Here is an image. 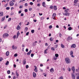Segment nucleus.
Masks as SVG:
<instances>
[{
	"instance_id": "nucleus-35",
	"label": "nucleus",
	"mask_w": 79,
	"mask_h": 79,
	"mask_svg": "<svg viewBox=\"0 0 79 79\" xmlns=\"http://www.w3.org/2000/svg\"><path fill=\"white\" fill-rule=\"evenodd\" d=\"M47 50H48V49H46V50H45L44 51V53H45V54H47Z\"/></svg>"
},
{
	"instance_id": "nucleus-60",
	"label": "nucleus",
	"mask_w": 79,
	"mask_h": 79,
	"mask_svg": "<svg viewBox=\"0 0 79 79\" xmlns=\"http://www.w3.org/2000/svg\"><path fill=\"white\" fill-rule=\"evenodd\" d=\"M57 47H58V45H55V48H57Z\"/></svg>"
},
{
	"instance_id": "nucleus-6",
	"label": "nucleus",
	"mask_w": 79,
	"mask_h": 79,
	"mask_svg": "<svg viewBox=\"0 0 79 79\" xmlns=\"http://www.w3.org/2000/svg\"><path fill=\"white\" fill-rule=\"evenodd\" d=\"M71 48H76V44H72L71 46Z\"/></svg>"
},
{
	"instance_id": "nucleus-59",
	"label": "nucleus",
	"mask_w": 79,
	"mask_h": 79,
	"mask_svg": "<svg viewBox=\"0 0 79 79\" xmlns=\"http://www.w3.org/2000/svg\"><path fill=\"white\" fill-rule=\"evenodd\" d=\"M21 16H24V14L22 13L21 14Z\"/></svg>"
},
{
	"instance_id": "nucleus-16",
	"label": "nucleus",
	"mask_w": 79,
	"mask_h": 79,
	"mask_svg": "<svg viewBox=\"0 0 79 79\" xmlns=\"http://www.w3.org/2000/svg\"><path fill=\"white\" fill-rule=\"evenodd\" d=\"M20 34L19 33V31H18L17 33V37H16V39H18V36H19V34Z\"/></svg>"
},
{
	"instance_id": "nucleus-7",
	"label": "nucleus",
	"mask_w": 79,
	"mask_h": 79,
	"mask_svg": "<svg viewBox=\"0 0 79 79\" xmlns=\"http://www.w3.org/2000/svg\"><path fill=\"white\" fill-rule=\"evenodd\" d=\"M67 39L68 41L71 40H72V37H71V36H69L68 37Z\"/></svg>"
},
{
	"instance_id": "nucleus-54",
	"label": "nucleus",
	"mask_w": 79,
	"mask_h": 79,
	"mask_svg": "<svg viewBox=\"0 0 79 79\" xmlns=\"http://www.w3.org/2000/svg\"><path fill=\"white\" fill-rule=\"evenodd\" d=\"M30 4L31 5H33V3L32 2H30Z\"/></svg>"
},
{
	"instance_id": "nucleus-52",
	"label": "nucleus",
	"mask_w": 79,
	"mask_h": 79,
	"mask_svg": "<svg viewBox=\"0 0 79 79\" xmlns=\"http://www.w3.org/2000/svg\"><path fill=\"white\" fill-rule=\"evenodd\" d=\"M49 27V29H52V26L50 25Z\"/></svg>"
},
{
	"instance_id": "nucleus-31",
	"label": "nucleus",
	"mask_w": 79,
	"mask_h": 79,
	"mask_svg": "<svg viewBox=\"0 0 79 79\" xmlns=\"http://www.w3.org/2000/svg\"><path fill=\"white\" fill-rule=\"evenodd\" d=\"M51 49L52 50H53V51H55V47H52L51 48Z\"/></svg>"
},
{
	"instance_id": "nucleus-53",
	"label": "nucleus",
	"mask_w": 79,
	"mask_h": 79,
	"mask_svg": "<svg viewBox=\"0 0 79 79\" xmlns=\"http://www.w3.org/2000/svg\"><path fill=\"white\" fill-rule=\"evenodd\" d=\"M24 5H25V6H27V3H25V4H24Z\"/></svg>"
},
{
	"instance_id": "nucleus-41",
	"label": "nucleus",
	"mask_w": 79,
	"mask_h": 79,
	"mask_svg": "<svg viewBox=\"0 0 79 79\" xmlns=\"http://www.w3.org/2000/svg\"><path fill=\"white\" fill-rule=\"evenodd\" d=\"M2 60H3V58L0 57V62H1V61H2Z\"/></svg>"
},
{
	"instance_id": "nucleus-12",
	"label": "nucleus",
	"mask_w": 79,
	"mask_h": 79,
	"mask_svg": "<svg viewBox=\"0 0 79 79\" xmlns=\"http://www.w3.org/2000/svg\"><path fill=\"white\" fill-rule=\"evenodd\" d=\"M34 67L35 68V69H34V71L35 72H37V67L36 66H34Z\"/></svg>"
},
{
	"instance_id": "nucleus-10",
	"label": "nucleus",
	"mask_w": 79,
	"mask_h": 79,
	"mask_svg": "<svg viewBox=\"0 0 79 79\" xmlns=\"http://www.w3.org/2000/svg\"><path fill=\"white\" fill-rule=\"evenodd\" d=\"M21 29V27L19 26V25H18L17 27H16V29L17 30H19Z\"/></svg>"
},
{
	"instance_id": "nucleus-2",
	"label": "nucleus",
	"mask_w": 79,
	"mask_h": 79,
	"mask_svg": "<svg viewBox=\"0 0 79 79\" xmlns=\"http://www.w3.org/2000/svg\"><path fill=\"white\" fill-rule=\"evenodd\" d=\"M8 35L7 33H4L2 36L4 38H5L6 37H8Z\"/></svg>"
},
{
	"instance_id": "nucleus-38",
	"label": "nucleus",
	"mask_w": 79,
	"mask_h": 79,
	"mask_svg": "<svg viewBox=\"0 0 79 79\" xmlns=\"http://www.w3.org/2000/svg\"><path fill=\"white\" fill-rule=\"evenodd\" d=\"M18 56V54H17L16 53L14 55V56H15V57H16V56Z\"/></svg>"
},
{
	"instance_id": "nucleus-61",
	"label": "nucleus",
	"mask_w": 79,
	"mask_h": 79,
	"mask_svg": "<svg viewBox=\"0 0 79 79\" xmlns=\"http://www.w3.org/2000/svg\"><path fill=\"white\" fill-rule=\"evenodd\" d=\"M28 51H29V50L27 48L26 49V52H27Z\"/></svg>"
},
{
	"instance_id": "nucleus-25",
	"label": "nucleus",
	"mask_w": 79,
	"mask_h": 79,
	"mask_svg": "<svg viewBox=\"0 0 79 79\" xmlns=\"http://www.w3.org/2000/svg\"><path fill=\"white\" fill-rule=\"evenodd\" d=\"M54 10H57V7H56V6H55L54 7Z\"/></svg>"
},
{
	"instance_id": "nucleus-24",
	"label": "nucleus",
	"mask_w": 79,
	"mask_h": 79,
	"mask_svg": "<svg viewBox=\"0 0 79 79\" xmlns=\"http://www.w3.org/2000/svg\"><path fill=\"white\" fill-rule=\"evenodd\" d=\"M26 59H25V60H23V64H26Z\"/></svg>"
},
{
	"instance_id": "nucleus-55",
	"label": "nucleus",
	"mask_w": 79,
	"mask_h": 79,
	"mask_svg": "<svg viewBox=\"0 0 79 79\" xmlns=\"http://www.w3.org/2000/svg\"><path fill=\"white\" fill-rule=\"evenodd\" d=\"M48 44H47V43H46L45 44V46L47 47V46H48Z\"/></svg>"
},
{
	"instance_id": "nucleus-62",
	"label": "nucleus",
	"mask_w": 79,
	"mask_h": 79,
	"mask_svg": "<svg viewBox=\"0 0 79 79\" xmlns=\"http://www.w3.org/2000/svg\"><path fill=\"white\" fill-rule=\"evenodd\" d=\"M19 8H23V6H20L19 7Z\"/></svg>"
},
{
	"instance_id": "nucleus-17",
	"label": "nucleus",
	"mask_w": 79,
	"mask_h": 79,
	"mask_svg": "<svg viewBox=\"0 0 79 79\" xmlns=\"http://www.w3.org/2000/svg\"><path fill=\"white\" fill-rule=\"evenodd\" d=\"M42 6L44 7H46V6H45V2H43L42 3Z\"/></svg>"
},
{
	"instance_id": "nucleus-49",
	"label": "nucleus",
	"mask_w": 79,
	"mask_h": 79,
	"mask_svg": "<svg viewBox=\"0 0 79 79\" xmlns=\"http://www.w3.org/2000/svg\"><path fill=\"white\" fill-rule=\"evenodd\" d=\"M28 11V10H27V9H26L24 10L25 12H27Z\"/></svg>"
},
{
	"instance_id": "nucleus-50",
	"label": "nucleus",
	"mask_w": 79,
	"mask_h": 79,
	"mask_svg": "<svg viewBox=\"0 0 79 79\" xmlns=\"http://www.w3.org/2000/svg\"><path fill=\"white\" fill-rule=\"evenodd\" d=\"M68 70L69 71H71V68H68Z\"/></svg>"
},
{
	"instance_id": "nucleus-21",
	"label": "nucleus",
	"mask_w": 79,
	"mask_h": 79,
	"mask_svg": "<svg viewBox=\"0 0 79 79\" xmlns=\"http://www.w3.org/2000/svg\"><path fill=\"white\" fill-rule=\"evenodd\" d=\"M15 74L16 75H17V78H18V77H19V74H18V73L17 72V71L15 72Z\"/></svg>"
},
{
	"instance_id": "nucleus-48",
	"label": "nucleus",
	"mask_w": 79,
	"mask_h": 79,
	"mask_svg": "<svg viewBox=\"0 0 79 79\" xmlns=\"http://www.w3.org/2000/svg\"><path fill=\"white\" fill-rule=\"evenodd\" d=\"M59 79H63V77L62 76H61L59 77Z\"/></svg>"
},
{
	"instance_id": "nucleus-43",
	"label": "nucleus",
	"mask_w": 79,
	"mask_h": 79,
	"mask_svg": "<svg viewBox=\"0 0 79 79\" xmlns=\"http://www.w3.org/2000/svg\"><path fill=\"white\" fill-rule=\"evenodd\" d=\"M50 8L51 9H53V6H51Z\"/></svg>"
},
{
	"instance_id": "nucleus-14",
	"label": "nucleus",
	"mask_w": 79,
	"mask_h": 79,
	"mask_svg": "<svg viewBox=\"0 0 79 79\" xmlns=\"http://www.w3.org/2000/svg\"><path fill=\"white\" fill-rule=\"evenodd\" d=\"M3 16V12L0 11V16Z\"/></svg>"
},
{
	"instance_id": "nucleus-58",
	"label": "nucleus",
	"mask_w": 79,
	"mask_h": 79,
	"mask_svg": "<svg viewBox=\"0 0 79 79\" xmlns=\"http://www.w3.org/2000/svg\"><path fill=\"white\" fill-rule=\"evenodd\" d=\"M40 71L41 72H43V69H40Z\"/></svg>"
},
{
	"instance_id": "nucleus-3",
	"label": "nucleus",
	"mask_w": 79,
	"mask_h": 79,
	"mask_svg": "<svg viewBox=\"0 0 79 79\" xmlns=\"http://www.w3.org/2000/svg\"><path fill=\"white\" fill-rule=\"evenodd\" d=\"M70 55L73 58L74 57V56H73V51H71L70 52Z\"/></svg>"
},
{
	"instance_id": "nucleus-22",
	"label": "nucleus",
	"mask_w": 79,
	"mask_h": 79,
	"mask_svg": "<svg viewBox=\"0 0 79 79\" xmlns=\"http://www.w3.org/2000/svg\"><path fill=\"white\" fill-rule=\"evenodd\" d=\"M72 77L73 79H75V77L73 75V74H72Z\"/></svg>"
},
{
	"instance_id": "nucleus-36",
	"label": "nucleus",
	"mask_w": 79,
	"mask_h": 79,
	"mask_svg": "<svg viewBox=\"0 0 79 79\" xmlns=\"http://www.w3.org/2000/svg\"><path fill=\"white\" fill-rule=\"evenodd\" d=\"M11 18H9L8 20V22H10V21H11Z\"/></svg>"
},
{
	"instance_id": "nucleus-11",
	"label": "nucleus",
	"mask_w": 79,
	"mask_h": 79,
	"mask_svg": "<svg viewBox=\"0 0 79 79\" xmlns=\"http://www.w3.org/2000/svg\"><path fill=\"white\" fill-rule=\"evenodd\" d=\"M69 13H63V15L65 16H69Z\"/></svg>"
},
{
	"instance_id": "nucleus-28",
	"label": "nucleus",
	"mask_w": 79,
	"mask_h": 79,
	"mask_svg": "<svg viewBox=\"0 0 79 79\" xmlns=\"http://www.w3.org/2000/svg\"><path fill=\"white\" fill-rule=\"evenodd\" d=\"M69 11V9H67L66 10H64L65 13H68V11Z\"/></svg>"
},
{
	"instance_id": "nucleus-1",
	"label": "nucleus",
	"mask_w": 79,
	"mask_h": 79,
	"mask_svg": "<svg viewBox=\"0 0 79 79\" xmlns=\"http://www.w3.org/2000/svg\"><path fill=\"white\" fill-rule=\"evenodd\" d=\"M65 61L67 64L71 63V61L70 60V59H69L68 58H65Z\"/></svg>"
},
{
	"instance_id": "nucleus-44",
	"label": "nucleus",
	"mask_w": 79,
	"mask_h": 79,
	"mask_svg": "<svg viewBox=\"0 0 79 79\" xmlns=\"http://www.w3.org/2000/svg\"><path fill=\"white\" fill-rule=\"evenodd\" d=\"M62 36V35H61V34L60 33L59 34V36L60 37H61Z\"/></svg>"
},
{
	"instance_id": "nucleus-51",
	"label": "nucleus",
	"mask_w": 79,
	"mask_h": 79,
	"mask_svg": "<svg viewBox=\"0 0 79 79\" xmlns=\"http://www.w3.org/2000/svg\"><path fill=\"white\" fill-rule=\"evenodd\" d=\"M26 69H27V68H29V65H26Z\"/></svg>"
},
{
	"instance_id": "nucleus-4",
	"label": "nucleus",
	"mask_w": 79,
	"mask_h": 79,
	"mask_svg": "<svg viewBox=\"0 0 79 79\" xmlns=\"http://www.w3.org/2000/svg\"><path fill=\"white\" fill-rule=\"evenodd\" d=\"M56 16V14L55 13H53L52 15V18L55 20L56 19H55V18Z\"/></svg>"
},
{
	"instance_id": "nucleus-63",
	"label": "nucleus",
	"mask_w": 79,
	"mask_h": 79,
	"mask_svg": "<svg viewBox=\"0 0 79 79\" xmlns=\"http://www.w3.org/2000/svg\"><path fill=\"white\" fill-rule=\"evenodd\" d=\"M7 27V26L6 25L5 27H4V29H6Z\"/></svg>"
},
{
	"instance_id": "nucleus-30",
	"label": "nucleus",
	"mask_w": 79,
	"mask_h": 79,
	"mask_svg": "<svg viewBox=\"0 0 79 79\" xmlns=\"http://www.w3.org/2000/svg\"><path fill=\"white\" fill-rule=\"evenodd\" d=\"M55 56L57 58V57H58V56H59V55H58V54H55Z\"/></svg>"
},
{
	"instance_id": "nucleus-5",
	"label": "nucleus",
	"mask_w": 79,
	"mask_h": 79,
	"mask_svg": "<svg viewBox=\"0 0 79 79\" xmlns=\"http://www.w3.org/2000/svg\"><path fill=\"white\" fill-rule=\"evenodd\" d=\"M9 5L10 6H13L14 5V3L12 1H10V2L9 3Z\"/></svg>"
},
{
	"instance_id": "nucleus-39",
	"label": "nucleus",
	"mask_w": 79,
	"mask_h": 79,
	"mask_svg": "<svg viewBox=\"0 0 79 79\" xmlns=\"http://www.w3.org/2000/svg\"><path fill=\"white\" fill-rule=\"evenodd\" d=\"M50 40L51 41H52L53 40V38H52V37H51L50 38Z\"/></svg>"
},
{
	"instance_id": "nucleus-40",
	"label": "nucleus",
	"mask_w": 79,
	"mask_h": 79,
	"mask_svg": "<svg viewBox=\"0 0 79 79\" xmlns=\"http://www.w3.org/2000/svg\"><path fill=\"white\" fill-rule=\"evenodd\" d=\"M7 73H8V74H10V70H8V71H7Z\"/></svg>"
},
{
	"instance_id": "nucleus-45",
	"label": "nucleus",
	"mask_w": 79,
	"mask_h": 79,
	"mask_svg": "<svg viewBox=\"0 0 79 79\" xmlns=\"http://www.w3.org/2000/svg\"><path fill=\"white\" fill-rule=\"evenodd\" d=\"M77 79H79V74L78 73V76L77 77Z\"/></svg>"
},
{
	"instance_id": "nucleus-9",
	"label": "nucleus",
	"mask_w": 79,
	"mask_h": 79,
	"mask_svg": "<svg viewBox=\"0 0 79 79\" xmlns=\"http://www.w3.org/2000/svg\"><path fill=\"white\" fill-rule=\"evenodd\" d=\"M12 48L13 49V50H15V49L16 50V49L17 48V47L16 46L15 47V45H13L12 46Z\"/></svg>"
},
{
	"instance_id": "nucleus-26",
	"label": "nucleus",
	"mask_w": 79,
	"mask_h": 79,
	"mask_svg": "<svg viewBox=\"0 0 79 79\" xmlns=\"http://www.w3.org/2000/svg\"><path fill=\"white\" fill-rule=\"evenodd\" d=\"M6 65H7L9 64V61H6V62L5 64Z\"/></svg>"
},
{
	"instance_id": "nucleus-13",
	"label": "nucleus",
	"mask_w": 79,
	"mask_h": 79,
	"mask_svg": "<svg viewBox=\"0 0 79 79\" xmlns=\"http://www.w3.org/2000/svg\"><path fill=\"white\" fill-rule=\"evenodd\" d=\"M50 71L51 73H53V72H54V69L53 68H52L50 70Z\"/></svg>"
},
{
	"instance_id": "nucleus-20",
	"label": "nucleus",
	"mask_w": 79,
	"mask_h": 79,
	"mask_svg": "<svg viewBox=\"0 0 79 79\" xmlns=\"http://www.w3.org/2000/svg\"><path fill=\"white\" fill-rule=\"evenodd\" d=\"M9 54H10V52H9L8 51H7L6 52V55L7 56H9Z\"/></svg>"
},
{
	"instance_id": "nucleus-56",
	"label": "nucleus",
	"mask_w": 79,
	"mask_h": 79,
	"mask_svg": "<svg viewBox=\"0 0 79 79\" xmlns=\"http://www.w3.org/2000/svg\"><path fill=\"white\" fill-rule=\"evenodd\" d=\"M53 60H56L57 59V58H56V57H54V58H53Z\"/></svg>"
},
{
	"instance_id": "nucleus-27",
	"label": "nucleus",
	"mask_w": 79,
	"mask_h": 79,
	"mask_svg": "<svg viewBox=\"0 0 79 79\" xmlns=\"http://www.w3.org/2000/svg\"><path fill=\"white\" fill-rule=\"evenodd\" d=\"M61 47H62V48H64V45H63V44H61Z\"/></svg>"
},
{
	"instance_id": "nucleus-46",
	"label": "nucleus",
	"mask_w": 79,
	"mask_h": 79,
	"mask_svg": "<svg viewBox=\"0 0 79 79\" xmlns=\"http://www.w3.org/2000/svg\"><path fill=\"white\" fill-rule=\"evenodd\" d=\"M34 54L33 53H32L31 54V57H32L33 56H34Z\"/></svg>"
},
{
	"instance_id": "nucleus-34",
	"label": "nucleus",
	"mask_w": 79,
	"mask_h": 79,
	"mask_svg": "<svg viewBox=\"0 0 79 79\" xmlns=\"http://www.w3.org/2000/svg\"><path fill=\"white\" fill-rule=\"evenodd\" d=\"M77 1H78V0H75L74 1V3H77Z\"/></svg>"
},
{
	"instance_id": "nucleus-42",
	"label": "nucleus",
	"mask_w": 79,
	"mask_h": 79,
	"mask_svg": "<svg viewBox=\"0 0 79 79\" xmlns=\"http://www.w3.org/2000/svg\"><path fill=\"white\" fill-rule=\"evenodd\" d=\"M10 8V7H7L6 8V10H9V9Z\"/></svg>"
},
{
	"instance_id": "nucleus-19",
	"label": "nucleus",
	"mask_w": 79,
	"mask_h": 79,
	"mask_svg": "<svg viewBox=\"0 0 79 79\" xmlns=\"http://www.w3.org/2000/svg\"><path fill=\"white\" fill-rule=\"evenodd\" d=\"M33 77H36V73H35V72H33Z\"/></svg>"
},
{
	"instance_id": "nucleus-33",
	"label": "nucleus",
	"mask_w": 79,
	"mask_h": 79,
	"mask_svg": "<svg viewBox=\"0 0 79 79\" xmlns=\"http://www.w3.org/2000/svg\"><path fill=\"white\" fill-rule=\"evenodd\" d=\"M25 0H20L19 1V3H21V2H25Z\"/></svg>"
},
{
	"instance_id": "nucleus-37",
	"label": "nucleus",
	"mask_w": 79,
	"mask_h": 79,
	"mask_svg": "<svg viewBox=\"0 0 79 79\" xmlns=\"http://www.w3.org/2000/svg\"><path fill=\"white\" fill-rule=\"evenodd\" d=\"M31 32L32 34H34V30H31Z\"/></svg>"
},
{
	"instance_id": "nucleus-32",
	"label": "nucleus",
	"mask_w": 79,
	"mask_h": 79,
	"mask_svg": "<svg viewBox=\"0 0 79 79\" xmlns=\"http://www.w3.org/2000/svg\"><path fill=\"white\" fill-rule=\"evenodd\" d=\"M27 29H28V28H27V27H26L25 29V31L26 32V31H27Z\"/></svg>"
},
{
	"instance_id": "nucleus-23",
	"label": "nucleus",
	"mask_w": 79,
	"mask_h": 79,
	"mask_svg": "<svg viewBox=\"0 0 79 79\" xmlns=\"http://www.w3.org/2000/svg\"><path fill=\"white\" fill-rule=\"evenodd\" d=\"M5 19V16L3 17L2 18L1 21H4Z\"/></svg>"
},
{
	"instance_id": "nucleus-29",
	"label": "nucleus",
	"mask_w": 79,
	"mask_h": 79,
	"mask_svg": "<svg viewBox=\"0 0 79 79\" xmlns=\"http://www.w3.org/2000/svg\"><path fill=\"white\" fill-rule=\"evenodd\" d=\"M69 31H71V30H72V28L71 27H70L68 28Z\"/></svg>"
},
{
	"instance_id": "nucleus-8",
	"label": "nucleus",
	"mask_w": 79,
	"mask_h": 79,
	"mask_svg": "<svg viewBox=\"0 0 79 79\" xmlns=\"http://www.w3.org/2000/svg\"><path fill=\"white\" fill-rule=\"evenodd\" d=\"M31 52H32V50H30L29 52L27 53V55L28 56L30 55H31Z\"/></svg>"
},
{
	"instance_id": "nucleus-18",
	"label": "nucleus",
	"mask_w": 79,
	"mask_h": 79,
	"mask_svg": "<svg viewBox=\"0 0 79 79\" xmlns=\"http://www.w3.org/2000/svg\"><path fill=\"white\" fill-rule=\"evenodd\" d=\"M72 71H73V73H74V71H75V68H74V67H73L72 68Z\"/></svg>"
},
{
	"instance_id": "nucleus-47",
	"label": "nucleus",
	"mask_w": 79,
	"mask_h": 79,
	"mask_svg": "<svg viewBox=\"0 0 79 79\" xmlns=\"http://www.w3.org/2000/svg\"><path fill=\"white\" fill-rule=\"evenodd\" d=\"M29 34V32H28L26 33V35H28Z\"/></svg>"
},
{
	"instance_id": "nucleus-15",
	"label": "nucleus",
	"mask_w": 79,
	"mask_h": 79,
	"mask_svg": "<svg viewBox=\"0 0 79 79\" xmlns=\"http://www.w3.org/2000/svg\"><path fill=\"white\" fill-rule=\"evenodd\" d=\"M36 43H37V41H35V42L33 43V46H35V45H37Z\"/></svg>"
},
{
	"instance_id": "nucleus-64",
	"label": "nucleus",
	"mask_w": 79,
	"mask_h": 79,
	"mask_svg": "<svg viewBox=\"0 0 79 79\" xmlns=\"http://www.w3.org/2000/svg\"><path fill=\"white\" fill-rule=\"evenodd\" d=\"M44 17H42L41 18V19L42 20L44 19Z\"/></svg>"
},
{
	"instance_id": "nucleus-57",
	"label": "nucleus",
	"mask_w": 79,
	"mask_h": 79,
	"mask_svg": "<svg viewBox=\"0 0 79 79\" xmlns=\"http://www.w3.org/2000/svg\"><path fill=\"white\" fill-rule=\"evenodd\" d=\"M16 35H15L13 36L14 39H16Z\"/></svg>"
}]
</instances>
